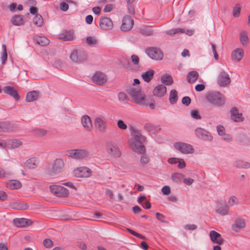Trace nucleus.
Listing matches in <instances>:
<instances>
[{
  "mask_svg": "<svg viewBox=\"0 0 250 250\" xmlns=\"http://www.w3.org/2000/svg\"><path fill=\"white\" fill-rule=\"evenodd\" d=\"M127 92L131 97L132 102L143 106H148L145 100L146 95L140 87H131L127 90Z\"/></svg>",
  "mask_w": 250,
  "mask_h": 250,
  "instance_id": "f257e3e1",
  "label": "nucleus"
},
{
  "mask_svg": "<svg viewBox=\"0 0 250 250\" xmlns=\"http://www.w3.org/2000/svg\"><path fill=\"white\" fill-rule=\"evenodd\" d=\"M206 98L211 104L216 107L223 106L226 102L224 95L217 91L208 93Z\"/></svg>",
  "mask_w": 250,
  "mask_h": 250,
  "instance_id": "f03ea898",
  "label": "nucleus"
},
{
  "mask_svg": "<svg viewBox=\"0 0 250 250\" xmlns=\"http://www.w3.org/2000/svg\"><path fill=\"white\" fill-rule=\"evenodd\" d=\"M70 59L76 63H82L86 60V54L82 49H74L70 55Z\"/></svg>",
  "mask_w": 250,
  "mask_h": 250,
  "instance_id": "7ed1b4c3",
  "label": "nucleus"
},
{
  "mask_svg": "<svg viewBox=\"0 0 250 250\" xmlns=\"http://www.w3.org/2000/svg\"><path fill=\"white\" fill-rule=\"evenodd\" d=\"M50 191L56 196L61 198L67 197L69 194L68 190L65 188L59 185L50 186Z\"/></svg>",
  "mask_w": 250,
  "mask_h": 250,
  "instance_id": "20e7f679",
  "label": "nucleus"
},
{
  "mask_svg": "<svg viewBox=\"0 0 250 250\" xmlns=\"http://www.w3.org/2000/svg\"><path fill=\"white\" fill-rule=\"evenodd\" d=\"M174 147L184 154H192L194 152V148L190 144L184 142H176L173 144Z\"/></svg>",
  "mask_w": 250,
  "mask_h": 250,
  "instance_id": "39448f33",
  "label": "nucleus"
},
{
  "mask_svg": "<svg viewBox=\"0 0 250 250\" xmlns=\"http://www.w3.org/2000/svg\"><path fill=\"white\" fill-rule=\"evenodd\" d=\"M68 156L77 160L86 158L89 155L87 150L82 149H72L68 151Z\"/></svg>",
  "mask_w": 250,
  "mask_h": 250,
  "instance_id": "423d86ee",
  "label": "nucleus"
},
{
  "mask_svg": "<svg viewBox=\"0 0 250 250\" xmlns=\"http://www.w3.org/2000/svg\"><path fill=\"white\" fill-rule=\"evenodd\" d=\"M146 53L151 59L156 61L162 60L164 56L163 52L156 47H149L146 50Z\"/></svg>",
  "mask_w": 250,
  "mask_h": 250,
  "instance_id": "0eeeda50",
  "label": "nucleus"
},
{
  "mask_svg": "<svg viewBox=\"0 0 250 250\" xmlns=\"http://www.w3.org/2000/svg\"><path fill=\"white\" fill-rule=\"evenodd\" d=\"M134 25V20L131 16L125 15L124 17L122 20V24L121 29L123 31H128L131 30Z\"/></svg>",
  "mask_w": 250,
  "mask_h": 250,
  "instance_id": "6e6552de",
  "label": "nucleus"
},
{
  "mask_svg": "<svg viewBox=\"0 0 250 250\" xmlns=\"http://www.w3.org/2000/svg\"><path fill=\"white\" fill-rule=\"evenodd\" d=\"M94 125L97 130L101 133H104L107 131V125L105 121L101 117L95 118Z\"/></svg>",
  "mask_w": 250,
  "mask_h": 250,
  "instance_id": "1a4fd4ad",
  "label": "nucleus"
},
{
  "mask_svg": "<svg viewBox=\"0 0 250 250\" xmlns=\"http://www.w3.org/2000/svg\"><path fill=\"white\" fill-rule=\"evenodd\" d=\"M195 133L199 139L204 141H211L213 139L212 136L208 131L201 127L196 128L195 130Z\"/></svg>",
  "mask_w": 250,
  "mask_h": 250,
  "instance_id": "9d476101",
  "label": "nucleus"
},
{
  "mask_svg": "<svg viewBox=\"0 0 250 250\" xmlns=\"http://www.w3.org/2000/svg\"><path fill=\"white\" fill-rule=\"evenodd\" d=\"M144 141L130 140V145L132 149L135 152L140 154H144L146 149L145 146L143 145Z\"/></svg>",
  "mask_w": 250,
  "mask_h": 250,
  "instance_id": "9b49d317",
  "label": "nucleus"
},
{
  "mask_svg": "<svg viewBox=\"0 0 250 250\" xmlns=\"http://www.w3.org/2000/svg\"><path fill=\"white\" fill-rule=\"evenodd\" d=\"M217 82L219 86L224 87L230 83V79L226 72L222 71L218 75Z\"/></svg>",
  "mask_w": 250,
  "mask_h": 250,
  "instance_id": "f8f14e48",
  "label": "nucleus"
},
{
  "mask_svg": "<svg viewBox=\"0 0 250 250\" xmlns=\"http://www.w3.org/2000/svg\"><path fill=\"white\" fill-rule=\"evenodd\" d=\"M94 83L99 85H103L107 81L105 75L100 72H96L92 77Z\"/></svg>",
  "mask_w": 250,
  "mask_h": 250,
  "instance_id": "ddd939ff",
  "label": "nucleus"
},
{
  "mask_svg": "<svg viewBox=\"0 0 250 250\" xmlns=\"http://www.w3.org/2000/svg\"><path fill=\"white\" fill-rule=\"evenodd\" d=\"M91 170L85 167L77 168L74 170V174L78 177H88L90 176Z\"/></svg>",
  "mask_w": 250,
  "mask_h": 250,
  "instance_id": "4468645a",
  "label": "nucleus"
},
{
  "mask_svg": "<svg viewBox=\"0 0 250 250\" xmlns=\"http://www.w3.org/2000/svg\"><path fill=\"white\" fill-rule=\"evenodd\" d=\"M99 23L101 28L103 30H110L113 26L111 20L107 17H101Z\"/></svg>",
  "mask_w": 250,
  "mask_h": 250,
  "instance_id": "2eb2a0df",
  "label": "nucleus"
},
{
  "mask_svg": "<svg viewBox=\"0 0 250 250\" xmlns=\"http://www.w3.org/2000/svg\"><path fill=\"white\" fill-rule=\"evenodd\" d=\"M13 223L17 227L23 228L31 225L32 223V221L30 219L21 218L14 219L13 220Z\"/></svg>",
  "mask_w": 250,
  "mask_h": 250,
  "instance_id": "dca6fc26",
  "label": "nucleus"
},
{
  "mask_svg": "<svg viewBox=\"0 0 250 250\" xmlns=\"http://www.w3.org/2000/svg\"><path fill=\"white\" fill-rule=\"evenodd\" d=\"M209 237L214 243L218 245H222L224 242V239L222 237L221 235L215 230H211L209 232Z\"/></svg>",
  "mask_w": 250,
  "mask_h": 250,
  "instance_id": "f3484780",
  "label": "nucleus"
},
{
  "mask_svg": "<svg viewBox=\"0 0 250 250\" xmlns=\"http://www.w3.org/2000/svg\"><path fill=\"white\" fill-rule=\"evenodd\" d=\"M107 148L110 155L115 157H119L121 152L117 146L112 143H108L107 145Z\"/></svg>",
  "mask_w": 250,
  "mask_h": 250,
  "instance_id": "a211bd4d",
  "label": "nucleus"
},
{
  "mask_svg": "<svg viewBox=\"0 0 250 250\" xmlns=\"http://www.w3.org/2000/svg\"><path fill=\"white\" fill-rule=\"evenodd\" d=\"M64 167L63 161L61 159H57L54 161L52 167V172L54 174L61 172Z\"/></svg>",
  "mask_w": 250,
  "mask_h": 250,
  "instance_id": "6ab92c4d",
  "label": "nucleus"
},
{
  "mask_svg": "<svg viewBox=\"0 0 250 250\" xmlns=\"http://www.w3.org/2000/svg\"><path fill=\"white\" fill-rule=\"evenodd\" d=\"M167 92V87L163 84H160L156 86L153 91L154 96L158 97H163Z\"/></svg>",
  "mask_w": 250,
  "mask_h": 250,
  "instance_id": "aec40b11",
  "label": "nucleus"
},
{
  "mask_svg": "<svg viewBox=\"0 0 250 250\" xmlns=\"http://www.w3.org/2000/svg\"><path fill=\"white\" fill-rule=\"evenodd\" d=\"M74 38L73 31L64 30L59 34V39L64 41H72Z\"/></svg>",
  "mask_w": 250,
  "mask_h": 250,
  "instance_id": "412c9836",
  "label": "nucleus"
},
{
  "mask_svg": "<svg viewBox=\"0 0 250 250\" xmlns=\"http://www.w3.org/2000/svg\"><path fill=\"white\" fill-rule=\"evenodd\" d=\"M3 91L5 93L9 94L11 96L13 97L16 100H19L20 99V96L18 94L17 91L13 86H4L3 88Z\"/></svg>",
  "mask_w": 250,
  "mask_h": 250,
  "instance_id": "4be33fe9",
  "label": "nucleus"
},
{
  "mask_svg": "<svg viewBox=\"0 0 250 250\" xmlns=\"http://www.w3.org/2000/svg\"><path fill=\"white\" fill-rule=\"evenodd\" d=\"M81 123L83 127L88 131L91 130L93 125L90 117L87 115L83 116L81 118Z\"/></svg>",
  "mask_w": 250,
  "mask_h": 250,
  "instance_id": "5701e85b",
  "label": "nucleus"
},
{
  "mask_svg": "<svg viewBox=\"0 0 250 250\" xmlns=\"http://www.w3.org/2000/svg\"><path fill=\"white\" fill-rule=\"evenodd\" d=\"M246 226L245 220L242 219H237L232 225V229L235 232L239 231Z\"/></svg>",
  "mask_w": 250,
  "mask_h": 250,
  "instance_id": "b1692460",
  "label": "nucleus"
},
{
  "mask_svg": "<svg viewBox=\"0 0 250 250\" xmlns=\"http://www.w3.org/2000/svg\"><path fill=\"white\" fill-rule=\"evenodd\" d=\"M34 42L42 46L48 45L49 41L46 37L43 36H35L33 37Z\"/></svg>",
  "mask_w": 250,
  "mask_h": 250,
  "instance_id": "393cba45",
  "label": "nucleus"
},
{
  "mask_svg": "<svg viewBox=\"0 0 250 250\" xmlns=\"http://www.w3.org/2000/svg\"><path fill=\"white\" fill-rule=\"evenodd\" d=\"M229 207L225 204H218L217 206L216 212L221 215L224 216L228 213Z\"/></svg>",
  "mask_w": 250,
  "mask_h": 250,
  "instance_id": "a878e982",
  "label": "nucleus"
},
{
  "mask_svg": "<svg viewBox=\"0 0 250 250\" xmlns=\"http://www.w3.org/2000/svg\"><path fill=\"white\" fill-rule=\"evenodd\" d=\"M39 93L37 91L33 90L28 92L26 96V101L27 102H32L37 100L39 97Z\"/></svg>",
  "mask_w": 250,
  "mask_h": 250,
  "instance_id": "bb28decb",
  "label": "nucleus"
},
{
  "mask_svg": "<svg viewBox=\"0 0 250 250\" xmlns=\"http://www.w3.org/2000/svg\"><path fill=\"white\" fill-rule=\"evenodd\" d=\"M145 128L146 131L154 134L158 133L161 130L159 125H155L151 123L146 124L145 125Z\"/></svg>",
  "mask_w": 250,
  "mask_h": 250,
  "instance_id": "cd10ccee",
  "label": "nucleus"
},
{
  "mask_svg": "<svg viewBox=\"0 0 250 250\" xmlns=\"http://www.w3.org/2000/svg\"><path fill=\"white\" fill-rule=\"evenodd\" d=\"M231 118L235 122H240L242 121V114L238 112L236 108H233L230 110Z\"/></svg>",
  "mask_w": 250,
  "mask_h": 250,
  "instance_id": "c85d7f7f",
  "label": "nucleus"
},
{
  "mask_svg": "<svg viewBox=\"0 0 250 250\" xmlns=\"http://www.w3.org/2000/svg\"><path fill=\"white\" fill-rule=\"evenodd\" d=\"M243 55L244 51L242 49L239 48L236 49L232 52L231 55L232 59L237 62H239L242 60Z\"/></svg>",
  "mask_w": 250,
  "mask_h": 250,
  "instance_id": "c756f323",
  "label": "nucleus"
},
{
  "mask_svg": "<svg viewBox=\"0 0 250 250\" xmlns=\"http://www.w3.org/2000/svg\"><path fill=\"white\" fill-rule=\"evenodd\" d=\"M12 23L16 26H20L24 23L25 21L21 15H15L11 20Z\"/></svg>",
  "mask_w": 250,
  "mask_h": 250,
  "instance_id": "7c9ffc66",
  "label": "nucleus"
},
{
  "mask_svg": "<svg viewBox=\"0 0 250 250\" xmlns=\"http://www.w3.org/2000/svg\"><path fill=\"white\" fill-rule=\"evenodd\" d=\"M198 77L199 74L197 71H191L188 73L187 78L189 83H194L197 81Z\"/></svg>",
  "mask_w": 250,
  "mask_h": 250,
  "instance_id": "2f4dec72",
  "label": "nucleus"
},
{
  "mask_svg": "<svg viewBox=\"0 0 250 250\" xmlns=\"http://www.w3.org/2000/svg\"><path fill=\"white\" fill-rule=\"evenodd\" d=\"M154 74V71L150 69L143 73L142 77L145 82L149 83L152 79Z\"/></svg>",
  "mask_w": 250,
  "mask_h": 250,
  "instance_id": "473e14b6",
  "label": "nucleus"
},
{
  "mask_svg": "<svg viewBox=\"0 0 250 250\" xmlns=\"http://www.w3.org/2000/svg\"><path fill=\"white\" fill-rule=\"evenodd\" d=\"M39 164L38 160L35 158H32L27 160L25 163V166L30 169L36 168Z\"/></svg>",
  "mask_w": 250,
  "mask_h": 250,
  "instance_id": "72a5a7b5",
  "label": "nucleus"
},
{
  "mask_svg": "<svg viewBox=\"0 0 250 250\" xmlns=\"http://www.w3.org/2000/svg\"><path fill=\"white\" fill-rule=\"evenodd\" d=\"M13 130L12 125L8 122H0V131H11Z\"/></svg>",
  "mask_w": 250,
  "mask_h": 250,
  "instance_id": "f704fd0d",
  "label": "nucleus"
},
{
  "mask_svg": "<svg viewBox=\"0 0 250 250\" xmlns=\"http://www.w3.org/2000/svg\"><path fill=\"white\" fill-rule=\"evenodd\" d=\"M21 187V183L18 180H10L7 183V187L11 189H19Z\"/></svg>",
  "mask_w": 250,
  "mask_h": 250,
  "instance_id": "c9c22d12",
  "label": "nucleus"
},
{
  "mask_svg": "<svg viewBox=\"0 0 250 250\" xmlns=\"http://www.w3.org/2000/svg\"><path fill=\"white\" fill-rule=\"evenodd\" d=\"M171 177L173 182L179 184L183 183L184 175L180 173H174L171 174Z\"/></svg>",
  "mask_w": 250,
  "mask_h": 250,
  "instance_id": "e433bc0d",
  "label": "nucleus"
},
{
  "mask_svg": "<svg viewBox=\"0 0 250 250\" xmlns=\"http://www.w3.org/2000/svg\"><path fill=\"white\" fill-rule=\"evenodd\" d=\"M161 81L162 83L167 85H170L173 83L172 77L167 74L161 76Z\"/></svg>",
  "mask_w": 250,
  "mask_h": 250,
  "instance_id": "4c0bfd02",
  "label": "nucleus"
},
{
  "mask_svg": "<svg viewBox=\"0 0 250 250\" xmlns=\"http://www.w3.org/2000/svg\"><path fill=\"white\" fill-rule=\"evenodd\" d=\"M178 100L177 92L175 89H172L170 91L169 101L171 104L176 103Z\"/></svg>",
  "mask_w": 250,
  "mask_h": 250,
  "instance_id": "58836bf2",
  "label": "nucleus"
},
{
  "mask_svg": "<svg viewBox=\"0 0 250 250\" xmlns=\"http://www.w3.org/2000/svg\"><path fill=\"white\" fill-rule=\"evenodd\" d=\"M217 131L218 133V134L220 136H221L223 137V139L224 140H227V141H230L231 140V138L229 137V136H226L225 135V128L222 125H218L217 126Z\"/></svg>",
  "mask_w": 250,
  "mask_h": 250,
  "instance_id": "ea45409f",
  "label": "nucleus"
},
{
  "mask_svg": "<svg viewBox=\"0 0 250 250\" xmlns=\"http://www.w3.org/2000/svg\"><path fill=\"white\" fill-rule=\"evenodd\" d=\"M33 22L37 27H42L43 24L42 16L40 14H36L34 17Z\"/></svg>",
  "mask_w": 250,
  "mask_h": 250,
  "instance_id": "a19ab883",
  "label": "nucleus"
},
{
  "mask_svg": "<svg viewBox=\"0 0 250 250\" xmlns=\"http://www.w3.org/2000/svg\"><path fill=\"white\" fill-rule=\"evenodd\" d=\"M22 145V142L18 140H12L8 142L7 147L9 149L17 148Z\"/></svg>",
  "mask_w": 250,
  "mask_h": 250,
  "instance_id": "79ce46f5",
  "label": "nucleus"
},
{
  "mask_svg": "<svg viewBox=\"0 0 250 250\" xmlns=\"http://www.w3.org/2000/svg\"><path fill=\"white\" fill-rule=\"evenodd\" d=\"M132 136L133 137V138L131 140H135V141H145L146 138L145 136L142 135L138 131L134 130L132 133Z\"/></svg>",
  "mask_w": 250,
  "mask_h": 250,
  "instance_id": "37998d69",
  "label": "nucleus"
},
{
  "mask_svg": "<svg viewBox=\"0 0 250 250\" xmlns=\"http://www.w3.org/2000/svg\"><path fill=\"white\" fill-rule=\"evenodd\" d=\"M13 174V173L12 171H5L0 167V177L5 179L10 178L12 177Z\"/></svg>",
  "mask_w": 250,
  "mask_h": 250,
  "instance_id": "c03bdc74",
  "label": "nucleus"
},
{
  "mask_svg": "<svg viewBox=\"0 0 250 250\" xmlns=\"http://www.w3.org/2000/svg\"><path fill=\"white\" fill-rule=\"evenodd\" d=\"M185 31L184 29L182 28H172L166 31V33L167 35H174L179 33H184Z\"/></svg>",
  "mask_w": 250,
  "mask_h": 250,
  "instance_id": "a18cd8bd",
  "label": "nucleus"
},
{
  "mask_svg": "<svg viewBox=\"0 0 250 250\" xmlns=\"http://www.w3.org/2000/svg\"><path fill=\"white\" fill-rule=\"evenodd\" d=\"M7 58V54L6 51V46L5 44L2 45V51L1 56V64L5 63V61Z\"/></svg>",
  "mask_w": 250,
  "mask_h": 250,
  "instance_id": "49530a36",
  "label": "nucleus"
},
{
  "mask_svg": "<svg viewBox=\"0 0 250 250\" xmlns=\"http://www.w3.org/2000/svg\"><path fill=\"white\" fill-rule=\"evenodd\" d=\"M29 206L26 203H15L13 205V208L18 210H25Z\"/></svg>",
  "mask_w": 250,
  "mask_h": 250,
  "instance_id": "de8ad7c7",
  "label": "nucleus"
},
{
  "mask_svg": "<svg viewBox=\"0 0 250 250\" xmlns=\"http://www.w3.org/2000/svg\"><path fill=\"white\" fill-rule=\"evenodd\" d=\"M240 40L243 46L246 45L248 43L249 38L246 33L244 32L240 34Z\"/></svg>",
  "mask_w": 250,
  "mask_h": 250,
  "instance_id": "09e8293b",
  "label": "nucleus"
},
{
  "mask_svg": "<svg viewBox=\"0 0 250 250\" xmlns=\"http://www.w3.org/2000/svg\"><path fill=\"white\" fill-rule=\"evenodd\" d=\"M190 113L191 117L194 119L199 120L201 119V116L197 110H191Z\"/></svg>",
  "mask_w": 250,
  "mask_h": 250,
  "instance_id": "8fccbe9b",
  "label": "nucleus"
},
{
  "mask_svg": "<svg viewBox=\"0 0 250 250\" xmlns=\"http://www.w3.org/2000/svg\"><path fill=\"white\" fill-rule=\"evenodd\" d=\"M34 135L37 137H42L46 133V131L43 129H37L34 131Z\"/></svg>",
  "mask_w": 250,
  "mask_h": 250,
  "instance_id": "3c124183",
  "label": "nucleus"
},
{
  "mask_svg": "<svg viewBox=\"0 0 250 250\" xmlns=\"http://www.w3.org/2000/svg\"><path fill=\"white\" fill-rule=\"evenodd\" d=\"M241 11V7L239 4H237L233 9L232 15L235 17H239Z\"/></svg>",
  "mask_w": 250,
  "mask_h": 250,
  "instance_id": "603ef678",
  "label": "nucleus"
},
{
  "mask_svg": "<svg viewBox=\"0 0 250 250\" xmlns=\"http://www.w3.org/2000/svg\"><path fill=\"white\" fill-rule=\"evenodd\" d=\"M43 245L47 248H51L53 246V242L50 239H45L43 240Z\"/></svg>",
  "mask_w": 250,
  "mask_h": 250,
  "instance_id": "864d4df0",
  "label": "nucleus"
},
{
  "mask_svg": "<svg viewBox=\"0 0 250 250\" xmlns=\"http://www.w3.org/2000/svg\"><path fill=\"white\" fill-rule=\"evenodd\" d=\"M161 190L164 195H168L170 193V188L168 186L163 187Z\"/></svg>",
  "mask_w": 250,
  "mask_h": 250,
  "instance_id": "5fc2aeb1",
  "label": "nucleus"
},
{
  "mask_svg": "<svg viewBox=\"0 0 250 250\" xmlns=\"http://www.w3.org/2000/svg\"><path fill=\"white\" fill-rule=\"evenodd\" d=\"M156 218L159 221L162 222V223H166V221L165 220V216L159 212L156 213Z\"/></svg>",
  "mask_w": 250,
  "mask_h": 250,
  "instance_id": "6e6d98bb",
  "label": "nucleus"
},
{
  "mask_svg": "<svg viewBox=\"0 0 250 250\" xmlns=\"http://www.w3.org/2000/svg\"><path fill=\"white\" fill-rule=\"evenodd\" d=\"M182 103L183 104L188 106L191 103V99L188 96H185L183 98Z\"/></svg>",
  "mask_w": 250,
  "mask_h": 250,
  "instance_id": "4d7b16f0",
  "label": "nucleus"
},
{
  "mask_svg": "<svg viewBox=\"0 0 250 250\" xmlns=\"http://www.w3.org/2000/svg\"><path fill=\"white\" fill-rule=\"evenodd\" d=\"M118 98L120 101L124 102L125 100L127 99V96L125 93L121 92L118 94Z\"/></svg>",
  "mask_w": 250,
  "mask_h": 250,
  "instance_id": "13d9d810",
  "label": "nucleus"
},
{
  "mask_svg": "<svg viewBox=\"0 0 250 250\" xmlns=\"http://www.w3.org/2000/svg\"><path fill=\"white\" fill-rule=\"evenodd\" d=\"M118 127L121 129H126L127 128V125L122 120H119L117 122Z\"/></svg>",
  "mask_w": 250,
  "mask_h": 250,
  "instance_id": "bf43d9fd",
  "label": "nucleus"
},
{
  "mask_svg": "<svg viewBox=\"0 0 250 250\" xmlns=\"http://www.w3.org/2000/svg\"><path fill=\"white\" fill-rule=\"evenodd\" d=\"M86 41L88 44H95L97 43V40L91 36L87 37Z\"/></svg>",
  "mask_w": 250,
  "mask_h": 250,
  "instance_id": "052dcab7",
  "label": "nucleus"
},
{
  "mask_svg": "<svg viewBox=\"0 0 250 250\" xmlns=\"http://www.w3.org/2000/svg\"><path fill=\"white\" fill-rule=\"evenodd\" d=\"M131 61L134 65H137L139 62V58L136 55H132L131 56Z\"/></svg>",
  "mask_w": 250,
  "mask_h": 250,
  "instance_id": "680f3d73",
  "label": "nucleus"
},
{
  "mask_svg": "<svg viewBox=\"0 0 250 250\" xmlns=\"http://www.w3.org/2000/svg\"><path fill=\"white\" fill-rule=\"evenodd\" d=\"M149 158L146 156H142L140 159V162L143 166L147 164L149 162Z\"/></svg>",
  "mask_w": 250,
  "mask_h": 250,
  "instance_id": "e2e57ef3",
  "label": "nucleus"
},
{
  "mask_svg": "<svg viewBox=\"0 0 250 250\" xmlns=\"http://www.w3.org/2000/svg\"><path fill=\"white\" fill-rule=\"evenodd\" d=\"M238 200L235 196L230 197L229 200V203L230 206H233L234 204H237Z\"/></svg>",
  "mask_w": 250,
  "mask_h": 250,
  "instance_id": "0e129e2a",
  "label": "nucleus"
},
{
  "mask_svg": "<svg viewBox=\"0 0 250 250\" xmlns=\"http://www.w3.org/2000/svg\"><path fill=\"white\" fill-rule=\"evenodd\" d=\"M244 161L239 160L233 163L234 167L237 168H243Z\"/></svg>",
  "mask_w": 250,
  "mask_h": 250,
  "instance_id": "69168bd1",
  "label": "nucleus"
},
{
  "mask_svg": "<svg viewBox=\"0 0 250 250\" xmlns=\"http://www.w3.org/2000/svg\"><path fill=\"white\" fill-rule=\"evenodd\" d=\"M68 7V4L66 2H62L60 3V8L63 11H66Z\"/></svg>",
  "mask_w": 250,
  "mask_h": 250,
  "instance_id": "338daca9",
  "label": "nucleus"
},
{
  "mask_svg": "<svg viewBox=\"0 0 250 250\" xmlns=\"http://www.w3.org/2000/svg\"><path fill=\"white\" fill-rule=\"evenodd\" d=\"M205 89V85L204 84H198L195 87V89L196 91L200 92Z\"/></svg>",
  "mask_w": 250,
  "mask_h": 250,
  "instance_id": "774afa93",
  "label": "nucleus"
}]
</instances>
